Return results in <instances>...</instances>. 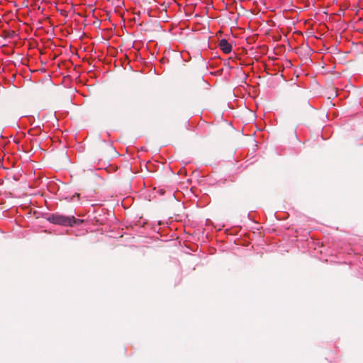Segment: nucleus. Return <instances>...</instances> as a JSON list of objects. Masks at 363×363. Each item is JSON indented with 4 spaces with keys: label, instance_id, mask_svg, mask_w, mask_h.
Here are the masks:
<instances>
[{
    "label": "nucleus",
    "instance_id": "nucleus-1",
    "mask_svg": "<svg viewBox=\"0 0 363 363\" xmlns=\"http://www.w3.org/2000/svg\"><path fill=\"white\" fill-rule=\"evenodd\" d=\"M48 220L52 223L65 226L72 225L76 220L73 216H65L60 214H52L48 216Z\"/></svg>",
    "mask_w": 363,
    "mask_h": 363
},
{
    "label": "nucleus",
    "instance_id": "nucleus-2",
    "mask_svg": "<svg viewBox=\"0 0 363 363\" xmlns=\"http://www.w3.org/2000/svg\"><path fill=\"white\" fill-rule=\"evenodd\" d=\"M219 47L220 50L225 54H228L232 50L231 45L225 39H222L219 42Z\"/></svg>",
    "mask_w": 363,
    "mask_h": 363
}]
</instances>
